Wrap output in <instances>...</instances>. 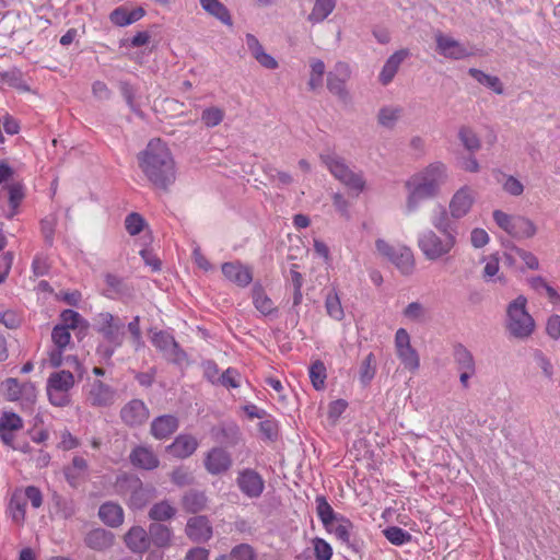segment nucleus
I'll return each mask as SVG.
<instances>
[{
    "label": "nucleus",
    "mask_w": 560,
    "mask_h": 560,
    "mask_svg": "<svg viewBox=\"0 0 560 560\" xmlns=\"http://www.w3.org/2000/svg\"><path fill=\"white\" fill-rule=\"evenodd\" d=\"M310 378L315 389H322L326 380V368L323 362L316 361L310 368Z\"/></svg>",
    "instance_id": "obj_52"
},
{
    "label": "nucleus",
    "mask_w": 560,
    "mask_h": 560,
    "mask_svg": "<svg viewBox=\"0 0 560 560\" xmlns=\"http://www.w3.org/2000/svg\"><path fill=\"white\" fill-rule=\"evenodd\" d=\"M116 400V390L108 384L94 380L89 384L86 401L92 407L104 408L112 406Z\"/></svg>",
    "instance_id": "obj_13"
},
{
    "label": "nucleus",
    "mask_w": 560,
    "mask_h": 560,
    "mask_svg": "<svg viewBox=\"0 0 560 560\" xmlns=\"http://www.w3.org/2000/svg\"><path fill=\"white\" fill-rule=\"evenodd\" d=\"M353 527L352 522L341 515L335 523L329 525V528H326V530L334 534L348 548L354 549V545L351 542Z\"/></svg>",
    "instance_id": "obj_28"
},
{
    "label": "nucleus",
    "mask_w": 560,
    "mask_h": 560,
    "mask_svg": "<svg viewBox=\"0 0 560 560\" xmlns=\"http://www.w3.org/2000/svg\"><path fill=\"white\" fill-rule=\"evenodd\" d=\"M22 495H25V502L30 500L34 509H38L43 504V494L40 490L35 486H28L24 490L22 489Z\"/></svg>",
    "instance_id": "obj_63"
},
{
    "label": "nucleus",
    "mask_w": 560,
    "mask_h": 560,
    "mask_svg": "<svg viewBox=\"0 0 560 560\" xmlns=\"http://www.w3.org/2000/svg\"><path fill=\"white\" fill-rule=\"evenodd\" d=\"M198 447L197 440L189 434L178 435L174 442L167 447L168 452L178 458L189 457Z\"/></svg>",
    "instance_id": "obj_27"
},
{
    "label": "nucleus",
    "mask_w": 560,
    "mask_h": 560,
    "mask_svg": "<svg viewBox=\"0 0 560 560\" xmlns=\"http://www.w3.org/2000/svg\"><path fill=\"white\" fill-rule=\"evenodd\" d=\"M236 483L241 492L250 499L259 498L265 489L262 477L250 468H245L238 472Z\"/></svg>",
    "instance_id": "obj_14"
},
{
    "label": "nucleus",
    "mask_w": 560,
    "mask_h": 560,
    "mask_svg": "<svg viewBox=\"0 0 560 560\" xmlns=\"http://www.w3.org/2000/svg\"><path fill=\"white\" fill-rule=\"evenodd\" d=\"M127 548L133 553H144L150 548L149 530L135 525L124 536Z\"/></svg>",
    "instance_id": "obj_21"
},
{
    "label": "nucleus",
    "mask_w": 560,
    "mask_h": 560,
    "mask_svg": "<svg viewBox=\"0 0 560 560\" xmlns=\"http://www.w3.org/2000/svg\"><path fill=\"white\" fill-rule=\"evenodd\" d=\"M2 385L8 400H19L24 393L28 396H34L33 386L30 384H20L16 378H8Z\"/></svg>",
    "instance_id": "obj_35"
},
{
    "label": "nucleus",
    "mask_w": 560,
    "mask_h": 560,
    "mask_svg": "<svg viewBox=\"0 0 560 560\" xmlns=\"http://www.w3.org/2000/svg\"><path fill=\"white\" fill-rule=\"evenodd\" d=\"M94 328L102 335L103 341L96 348L101 362L112 364V357L125 340V324L108 312L100 313L94 318Z\"/></svg>",
    "instance_id": "obj_3"
},
{
    "label": "nucleus",
    "mask_w": 560,
    "mask_h": 560,
    "mask_svg": "<svg viewBox=\"0 0 560 560\" xmlns=\"http://www.w3.org/2000/svg\"><path fill=\"white\" fill-rule=\"evenodd\" d=\"M56 228V219L47 217L40 221V231L47 245L51 246L54 243Z\"/></svg>",
    "instance_id": "obj_61"
},
{
    "label": "nucleus",
    "mask_w": 560,
    "mask_h": 560,
    "mask_svg": "<svg viewBox=\"0 0 560 560\" xmlns=\"http://www.w3.org/2000/svg\"><path fill=\"white\" fill-rule=\"evenodd\" d=\"M26 513L25 495H22V489L18 488L13 491L9 505L8 514L16 524H23Z\"/></svg>",
    "instance_id": "obj_30"
},
{
    "label": "nucleus",
    "mask_w": 560,
    "mask_h": 560,
    "mask_svg": "<svg viewBox=\"0 0 560 560\" xmlns=\"http://www.w3.org/2000/svg\"><path fill=\"white\" fill-rule=\"evenodd\" d=\"M74 375L70 371L60 370L47 378L46 392L52 406L66 407L71 402V389L74 387Z\"/></svg>",
    "instance_id": "obj_7"
},
{
    "label": "nucleus",
    "mask_w": 560,
    "mask_h": 560,
    "mask_svg": "<svg viewBox=\"0 0 560 560\" xmlns=\"http://www.w3.org/2000/svg\"><path fill=\"white\" fill-rule=\"evenodd\" d=\"M377 252L393 262L404 276H410L416 268L415 256L408 246H393L385 240L378 238L375 242Z\"/></svg>",
    "instance_id": "obj_9"
},
{
    "label": "nucleus",
    "mask_w": 560,
    "mask_h": 560,
    "mask_svg": "<svg viewBox=\"0 0 560 560\" xmlns=\"http://www.w3.org/2000/svg\"><path fill=\"white\" fill-rule=\"evenodd\" d=\"M176 515V509L166 500L151 506L148 516L153 523H162L172 520Z\"/></svg>",
    "instance_id": "obj_36"
},
{
    "label": "nucleus",
    "mask_w": 560,
    "mask_h": 560,
    "mask_svg": "<svg viewBox=\"0 0 560 560\" xmlns=\"http://www.w3.org/2000/svg\"><path fill=\"white\" fill-rule=\"evenodd\" d=\"M178 428V420L175 416L164 415L155 418L151 423V433L158 440L172 435Z\"/></svg>",
    "instance_id": "obj_25"
},
{
    "label": "nucleus",
    "mask_w": 560,
    "mask_h": 560,
    "mask_svg": "<svg viewBox=\"0 0 560 560\" xmlns=\"http://www.w3.org/2000/svg\"><path fill=\"white\" fill-rule=\"evenodd\" d=\"M351 78V68L347 62L339 61L327 74V89L341 101L349 98L346 82Z\"/></svg>",
    "instance_id": "obj_12"
},
{
    "label": "nucleus",
    "mask_w": 560,
    "mask_h": 560,
    "mask_svg": "<svg viewBox=\"0 0 560 560\" xmlns=\"http://www.w3.org/2000/svg\"><path fill=\"white\" fill-rule=\"evenodd\" d=\"M145 11L142 8H137L132 11H127L124 8H116L109 15V19L113 24L117 26H127L130 25L142 16H144Z\"/></svg>",
    "instance_id": "obj_32"
},
{
    "label": "nucleus",
    "mask_w": 560,
    "mask_h": 560,
    "mask_svg": "<svg viewBox=\"0 0 560 560\" xmlns=\"http://www.w3.org/2000/svg\"><path fill=\"white\" fill-rule=\"evenodd\" d=\"M114 534L103 528H96L89 532L84 538L85 545L95 551H105L109 549L114 545Z\"/></svg>",
    "instance_id": "obj_23"
},
{
    "label": "nucleus",
    "mask_w": 560,
    "mask_h": 560,
    "mask_svg": "<svg viewBox=\"0 0 560 560\" xmlns=\"http://www.w3.org/2000/svg\"><path fill=\"white\" fill-rule=\"evenodd\" d=\"M348 404L343 399L331 401L328 407V420L331 424H336L340 416L347 409Z\"/></svg>",
    "instance_id": "obj_62"
},
{
    "label": "nucleus",
    "mask_w": 560,
    "mask_h": 560,
    "mask_svg": "<svg viewBox=\"0 0 560 560\" xmlns=\"http://www.w3.org/2000/svg\"><path fill=\"white\" fill-rule=\"evenodd\" d=\"M320 161L330 174L349 190L360 195L365 189V179L362 172H354L340 155L334 152L322 153Z\"/></svg>",
    "instance_id": "obj_5"
},
{
    "label": "nucleus",
    "mask_w": 560,
    "mask_h": 560,
    "mask_svg": "<svg viewBox=\"0 0 560 560\" xmlns=\"http://www.w3.org/2000/svg\"><path fill=\"white\" fill-rule=\"evenodd\" d=\"M315 502L317 516L322 521L325 529L329 528V525L335 523L337 518L341 516V514L335 513L334 509L328 503L327 499L323 495H318Z\"/></svg>",
    "instance_id": "obj_38"
},
{
    "label": "nucleus",
    "mask_w": 560,
    "mask_h": 560,
    "mask_svg": "<svg viewBox=\"0 0 560 560\" xmlns=\"http://www.w3.org/2000/svg\"><path fill=\"white\" fill-rule=\"evenodd\" d=\"M200 5L206 12L217 18L223 24L232 25V19L228 8L219 0H200Z\"/></svg>",
    "instance_id": "obj_37"
},
{
    "label": "nucleus",
    "mask_w": 560,
    "mask_h": 560,
    "mask_svg": "<svg viewBox=\"0 0 560 560\" xmlns=\"http://www.w3.org/2000/svg\"><path fill=\"white\" fill-rule=\"evenodd\" d=\"M458 139L466 150L474 153L481 148V141L472 128L462 126L458 129Z\"/></svg>",
    "instance_id": "obj_45"
},
{
    "label": "nucleus",
    "mask_w": 560,
    "mask_h": 560,
    "mask_svg": "<svg viewBox=\"0 0 560 560\" xmlns=\"http://www.w3.org/2000/svg\"><path fill=\"white\" fill-rule=\"evenodd\" d=\"M120 418L125 424L138 427L148 420L149 409L142 400L132 399L121 408Z\"/></svg>",
    "instance_id": "obj_16"
},
{
    "label": "nucleus",
    "mask_w": 560,
    "mask_h": 560,
    "mask_svg": "<svg viewBox=\"0 0 560 560\" xmlns=\"http://www.w3.org/2000/svg\"><path fill=\"white\" fill-rule=\"evenodd\" d=\"M457 244V236L451 234H438L434 230L427 229L419 233L417 245L423 257L429 261H438L447 257Z\"/></svg>",
    "instance_id": "obj_4"
},
{
    "label": "nucleus",
    "mask_w": 560,
    "mask_h": 560,
    "mask_svg": "<svg viewBox=\"0 0 560 560\" xmlns=\"http://www.w3.org/2000/svg\"><path fill=\"white\" fill-rule=\"evenodd\" d=\"M100 518L110 527H118L124 523L122 508L113 502H106L98 510Z\"/></svg>",
    "instance_id": "obj_29"
},
{
    "label": "nucleus",
    "mask_w": 560,
    "mask_h": 560,
    "mask_svg": "<svg viewBox=\"0 0 560 560\" xmlns=\"http://www.w3.org/2000/svg\"><path fill=\"white\" fill-rule=\"evenodd\" d=\"M395 349L401 364L410 372L418 371L420 359L417 350L410 343V336L405 328H399L395 334Z\"/></svg>",
    "instance_id": "obj_10"
},
{
    "label": "nucleus",
    "mask_w": 560,
    "mask_h": 560,
    "mask_svg": "<svg viewBox=\"0 0 560 560\" xmlns=\"http://www.w3.org/2000/svg\"><path fill=\"white\" fill-rule=\"evenodd\" d=\"M148 530L150 545L153 544L156 548L162 549L172 546L174 534L170 526L162 523H151Z\"/></svg>",
    "instance_id": "obj_24"
},
{
    "label": "nucleus",
    "mask_w": 560,
    "mask_h": 560,
    "mask_svg": "<svg viewBox=\"0 0 560 560\" xmlns=\"http://www.w3.org/2000/svg\"><path fill=\"white\" fill-rule=\"evenodd\" d=\"M425 313V307L420 302H411L402 311L404 317L413 322L423 320Z\"/></svg>",
    "instance_id": "obj_58"
},
{
    "label": "nucleus",
    "mask_w": 560,
    "mask_h": 560,
    "mask_svg": "<svg viewBox=\"0 0 560 560\" xmlns=\"http://www.w3.org/2000/svg\"><path fill=\"white\" fill-rule=\"evenodd\" d=\"M503 246L505 247V249H510L511 252H514L515 255H517L529 269H532V270L538 269L539 262H538L537 257L533 253L527 252L523 248H520L518 246H516L514 243H512L510 241H508L506 243H503Z\"/></svg>",
    "instance_id": "obj_48"
},
{
    "label": "nucleus",
    "mask_w": 560,
    "mask_h": 560,
    "mask_svg": "<svg viewBox=\"0 0 560 560\" xmlns=\"http://www.w3.org/2000/svg\"><path fill=\"white\" fill-rule=\"evenodd\" d=\"M207 503L206 495L202 492L189 491L182 500V504L185 511L189 513H197L205 509Z\"/></svg>",
    "instance_id": "obj_44"
},
{
    "label": "nucleus",
    "mask_w": 560,
    "mask_h": 560,
    "mask_svg": "<svg viewBox=\"0 0 560 560\" xmlns=\"http://www.w3.org/2000/svg\"><path fill=\"white\" fill-rule=\"evenodd\" d=\"M225 113L217 106L207 107L201 114V121L207 128L219 126L224 119Z\"/></svg>",
    "instance_id": "obj_47"
},
{
    "label": "nucleus",
    "mask_w": 560,
    "mask_h": 560,
    "mask_svg": "<svg viewBox=\"0 0 560 560\" xmlns=\"http://www.w3.org/2000/svg\"><path fill=\"white\" fill-rule=\"evenodd\" d=\"M477 194L474 188L465 185L458 188L450 199L448 211L452 219L459 220L466 217L476 202Z\"/></svg>",
    "instance_id": "obj_11"
},
{
    "label": "nucleus",
    "mask_w": 560,
    "mask_h": 560,
    "mask_svg": "<svg viewBox=\"0 0 560 560\" xmlns=\"http://www.w3.org/2000/svg\"><path fill=\"white\" fill-rule=\"evenodd\" d=\"M453 355L458 370L476 372L475 359L465 346L460 343L456 345Z\"/></svg>",
    "instance_id": "obj_40"
},
{
    "label": "nucleus",
    "mask_w": 560,
    "mask_h": 560,
    "mask_svg": "<svg viewBox=\"0 0 560 560\" xmlns=\"http://www.w3.org/2000/svg\"><path fill=\"white\" fill-rule=\"evenodd\" d=\"M51 340L55 347L67 349L71 341V334L66 326L56 325L51 331Z\"/></svg>",
    "instance_id": "obj_55"
},
{
    "label": "nucleus",
    "mask_w": 560,
    "mask_h": 560,
    "mask_svg": "<svg viewBox=\"0 0 560 560\" xmlns=\"http://www.w3.org/2000/svg\"><path fill=\"white\" fill-rule=\"evenodd\" d=\"M447 182V166L440 161L430 163L412 174L404 184L407 191L405 212L412 214L424 200L439 197Z\"/></svg>",
    "instance_id": "obj_1"
},
{
    "label": "nucleus",
    "mask_w": 560,
    "mask_h": 560,
    "mask_svg": "<svg viewBox=\"0 0 560 560\" xmlns=\"http://www.w3.org/2000/svg\"><path fill=\"white\" fill-rule=\"evenodd\" d=\"M232 463L230 453L221 447H213L207 453L205 458V467L211 475H220L228 471Z\"/></svg>",
    "instance_id": "obj_18"
},
{
    "label": "nucleus",
    "mask_w": 560,
    "mask_h": 560,
    "mask_svg": "<svg viewBox=\"0 0 560 560\" xmlns=\"http://www.w3.org/2000/svg\"><path fill=\"white\" fill-rule=\"evenodd\" d=\"M499 257L497 255H490L486 258V265L482 271V278L485 281H503V277L499 276Z\"/></svg>",
    "instance_id": "obj_49"
},
{
    "label": "nucleus",
    "mask_w": 560,
    "mask_h": 560,
    "mask_svg": "<svg viewBox=\"0 0 560 560\" xmlns=\"http://www.w3.org/2000/svg\"><path fill=\"white\" fill-rule=\"evenodd\" d=\"M185 533L190 540L203 542L212 537V527L206 516L199 515L187 521Z\"/></svg>",
    "instance_id": "obj_19"
},
{
    "label": "nucleus",
    "mask_w": 560,
    "mask_h": 560,
    "mask_svg": "<svg viewBox=\"0 0 560 560\" xmlns=\"http://www.w3.org/2000/svg\"><path fill=\"white\" fill-rule=\"evenodd\" d=\"M337 0H315L307 21L315 25L323 23L336 9Z\"/></svg>",
    "instance_id": "obj_31"
},
{
    "label": "nucleus",
    "mask_w": 560,
    "mask_h": 560,
    "mask_svg": "<svg viewBox=\"0 0 560 560\" xmlns=\"http://www.w3.org/2000/svg\"><path fill=\"white\" fill-rule=\"evenodd\" d=\"M383 533L386 539L396 546H401L411 540V535L397 526L387 527Z\"/></svg>",
    "instance_id": "obj_50"
},
{
    "label": "nucleus",
    "mask_w": 560,
    "mask_h": 560,
    "mask_svg": "<svg viewBox=\"0 0 560 560\" xmlns=\"http://www.w3.org/2000/svg\"><path fill=\"white\" fill-rule=\"evenodd\" d=\"M232 560H257L254 548L248 544H240L228 553Z\"/></svg>",
    "instance_id": "obj_53"
},
{
    "label": "nucleus",
    "mask_w": 560,
    "mask_h": 560,
    "mask_svg": "<svg viewBox=\"0 0 560 560\" xmlns=\"http://www.w3.org/2000/svg\"><path fill=\"white\" fill-rule=\"evenodd\" d=\"M224 277L238 287H247L253 280L252 270L241 262H224L222 265Z\"/></svg>",
    "instance_id": "obj_22"
},
{
    "label": "nucleus",
    "mask_w": 560,
    "mask_h": 560,
    "mask_svg": "<svg viewBox=\"0 0 560 560\" xmlns=\"http://www.w3.org/2000/svg\"><path fill=\"white\" fill-rule=\"evenodd\" d=\"M408 49H399L392 54L385 61L380 74L378 81L382 85H388L398 72L401 63L409 57Z\"/></svg>",
    "instance_id": "obj_20"
},
{
    "label": "nucleus",
    "mask_w": 560,
    "mask_h": 560,
    "mask_svg": "<svg viewBox=\"0 0 560 560\" xmlns=\"http://www.w3.org/2000/svg\"><path fill=\"white\" fill-rule=\"evenodd\" d=\"M490 241L489 234L481 228H475L470 232V244L474 248H482Z\"/></svg>",
    "instance_id": "obj_64"
},
{
    "label": "nucleus",
    "mask_w": 560,
    "mask_h": 560,
    "mask_svg": "<svg viewBox=\"0 0 560 560\" xmlns=\"http://www.w3.org/2000/svg\"><path fill=\"white\" fill-rule=\"evenodd\" d=\"M253 303L256 310L264 316L270 315L277 311L272 300L266 294L261 285L256 284L252 291Z\"/></svg>",
    "instance_id": "obj_34"
},
{
    "label": "nucleus",
    "mask_w": 560,
    "mask_h": 560,
    "mask_svg": "<svg viewBox=\"0 0 560 560\" xmlns=\"http://www.w3.org/2000/svg\"><path fill=\"white\" fill-rule=\"evenodd\" d=\"M50 262L46 255L36 254L32 262V271L35 277H44L48 275Z\"/></svg>",
    "instance_id": "obj_60"
},
{
    "label": "nucleus",
    "mask_w": 560,
    "mask_h": 560,
    "mask_svg": "<svg viewBox=\"0 0 560 560\" xmlns=\"http://www.w3.org/2000/svg\"><path fill=\"white\" fill-rule=\"evenodd\" d=\"M468 73L478 83L489 88L494 93H497V94H502L503 93V85H502V83H501V81H500V79L498 77L487 74L483 71H481L479 69H476V68H470L468 70Z\"/></svg>",
    "instance_id": "obj_42"
},
{
    "label": "nucleus",
    "mask_w": 560,
    "mask_h": 560,
    "mask_svg": "<svg viewBox=\"0 0 560 560\" xmlns=\"http://www.w3.org/2000/svg\"><path fill=\"white\" fill-rule=\"evenodd\" d=\"M218 384L226 388H237L241 385V374L237 370L229 368L218 376Z\"/></svg>",
    "instance_id": "obj_56"
},
{
    "label": "nucleus",
    "mask_w": 560,
    "mask_h": 560,
    "mask_svg": "<svg viewBox=\"0 0 560 560\" xmlns=\"http://www.w3.org/2000/svg\"><path fill=\"white\" fill-rule=\"evenodd\" d=\"M435 42L438 52L445 58L459 60L471 55L464 44L441 32L435 35Z\"/></svg>",
    "instance_id": "obj_15"
},
{
    "label": "nucleus",
    "mask_w": 560,
    "mask_h": 560,
    "mask_svg": "<svg viewBox=\"0 0 560 560\" xmlns=\"http://www.w3.org/2000/svg\"><path fill=\"white\" fill-rule=\"evenodd\" d=\"M130 462L133 466L147 470L159 466V458L155 453L147 446H138L130 453Z\"/></svg>",
    "instance_id": "obj_26"
},
{
    "label": "nucleus",
    "mask_w": 560,
    "mask_h": 560,
    "mask_svg": "<svg viewBox=\"0 0 560 560\" xmlns=\"http://www.w3.org/2000/svg\"><path fill=\"white\" fill-rule=\"evenodd\" d=\"M492 217L500 229L516 240L532 238L537 233V225L527 217L511 215L501 210H494Z\"/></svg>",
    "instance_id": "obj_8"
},
{
    "label": "nucleus",
    "mask_w": 560,
    "mask_h": 560,
    "mask_svg": "<svg viewBox=\"0 0 560 560\" xmlns=\"http://www.w3.org/2000/svg\"><path fill=\"white\" fill-rule=\"evenodd\" d=\"M450 211L441 207L440 211L431 217L432 226L441 234H451L457 236V231L451 221Z\"/></svg>",
    "instance_id": "obj_39"
},
{
    "label": "nucleus",
    "mask_w": 560,
    "mask_h": 560,
    "mask_svg": "<svg viewBox=\"0 0 560 560\" xmlns=\"http://www.w3.org/2000/svg\"><path fill=\"white\" fill-rule=\"evenodd\" d=\"M526 298L520 295L506 310V330L516 339L528 338L535 329V322L526 311Z\"/></svg>",
    "instance_id": "obj_6"
},
{
    "label": "nucleus",
    "mask_w": 560,
    "mask_h": 560,
    "mask_svg": "<svg viewBox=\"0 0 560 560\" xmlns=\"http://www.w3.org/2000/svg\"><path fill=\"white\" fill-rule=\"evenodd\" d=\"M310 67H311V75L308 80V88L311 90H316L323 84V77L325 73V63L320 59H311L310 60Z\"/></svg>",
    "instance_id": "obj_46"
},
{
    "label": "nucleus",
    "mask_w": 560,
    "mask_h": 560,
    "mask_svg": "<svg viewBox=\"0 0 560 560\" xmlns=\"http://www.w3.org/2000/svg\"><path fill=\"white\" fill-rule=\"evenodd\" d=\"M325 308L329 317L335 320H342L345 318V311L341 305L340 298L335 289H331L325 298Z\"/></svg>",
    "instance_id": "obj_41"
},
{
    "label": "nucleus",
    "mask_w": 560,
    "mask_h": 560,
    "mask_svg": "<svg viewBox=\"0 0 560 560\" xmlns=\"http://www.w3.org/2000/svg\"><path fill=\"white\" fill-rule=\"evenodd\" d=\"M88 469V462L81 457L75 456L72 459V464L67 466L63 470L67 481L72 486H77L78 480Z\"/></svg>",
    "instance_id": "obj_43"
},
{
    "label": "nucleus",
    "mask_w": 560,
    "mask_h": 560,
    "mask_svg": "<svg viewBox=\"0 0 560 560\" xmlns=\"http://www.w3.org/2000/svg\"><path fill=\"white\" fill-rule=\"evenodd\" d=\"M312 545L316 560H331L332 548L325 539L315 537Z\"/></svg>",
    "instance_id": "obj_54"
},
{
    "label": "nucleus",
    "mask_w": 560,
    "mask_h": 560,
    "mask_svg": "<svg viewBox=\"0 0 560 560\" xmlns=\"http://www.w3.org/2000/svg\"><path fill=\"white\" fill-rule=\"evenodd\" d=\"M152 343L170 361L180 362L185 358V353L179 349L173 336L165 331L155 332L152 337Z\"/></svg>",
    "instance_id": "obj_17"
},
{
    "label": "nucleus",
    "mask_w": 560,
    "mask_h": 560,
    "mask_svg": "<svg viewBox=\"0 0 560 560\" xmlns=\"http://www.w3.org/2000/svg\"><path fill=\"white\" fill-rule=\"evenodd\" d=\"M145 225L143 217L137 212L129 213L125 219V228L130 235L139 234Z\"/></svg>",
    "instance_id": "obj_57"
},
{
    "label": "nucleus",
    "mask_w": 560,
    "mask_h": 560,
    "mask_svg": "<svg viewBox=\"0 0 560 560\" xmlns=\"http://www.w3.org/2000/svg\"><path fill=\"white\" fill-rule=\"evenodd\" d=\"M0 427L7 430L19 431L23 428V420L14 412H4L0 417Z\"/></svg>",
    "instance_id": "obj_59"
},
{
    "label": "nucleus",
    "mask_w": 560,
    "mask_h": 560,
    "mask_svg": "<svg viewBox=\"0 0 560 560\" xmlns=\"http://www.w3.org/2000/svg\"><path fill=\"white\" fill-rule=\"evenodd\" d=\"M139 166L145 177L158 188L167 189L175 182L173 156L164 142L152 139L138 155Z\"/></svg>",
    "instance_id": "obj_2"
},
{
    "label": "nucleus",
    "mask_w": 560,
    "mask_h": 560,
    "mask_svg": "<svg viewBox=\"0 0 560 560\" xmlns=\"http://www.w3.org/2000/svg\"><path fill=\"white\" fill-rule=\"evenodd\" d=\"M404 108L401 106H383L377 113V122L386 129H393L401 118Z\"/></svg>",
    "instance_id": "obj_33"
},
{
    "label": "nucleus",
    "mask_w": 560,
    "mask_h": 560,
    "mask_svg": "<svg viewBox=\"0 0 560 560\" xmlns=\"http://www.w3.org/2000/svg\"><path fill=\"white\" fill-rule=\"evenodd\" d=\"M18 15L13 12L0 13V36L10 37L14 34Z\"/></svg>",
    "instance_id": "obj_51"
}]
</instances>
